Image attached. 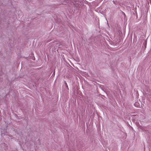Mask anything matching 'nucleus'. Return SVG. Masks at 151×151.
Masks as SVG:
<instances>
[{
  "label": "nucleus",
  "mask_w": 151,
  "mask_h": 151,
  "mask_svg": "<svg viewBox=\"0 0 151 151\" xmlns=\"http://www.w3.org/2000/svg\"><path fill=\"white\" fill-rule=\"evenodd\" d=\"M134 105L136 107L139 108L140 107V105L137 102H135L134 104Z\"/></svg>",
  "instance_id": "nucleus-1"
},
{
  "label": "nucleus",
  "mask_w": 151,
  "mask_h": 151,
  "mask_svg": "<svg viewBox=\"0 0 151 151\" xmlns=\"http://www.w3.org/2000/svg\"><path fill=\"white\" fill-rule=\"evenodd\" d=\"M65 84L68 87L67 85V83H65Z\"/></svg>",
  "instance_id": "nucleus-2"
}]
</instances>
